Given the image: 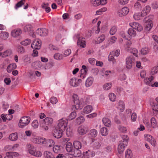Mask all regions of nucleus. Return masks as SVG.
Here are the masks:
<instances>
[{"label":"nucleus","instance_id":"f257e3e1","mask_svg":"<svg viewBox=\"0 0 158 158\" xmlns=\"http://www.w3.org/2000/svg\"><path fill=\"white\" fill-rule=\"evenodd\" d=\"M26 147L28 152L31 155L37 157H40L42 156V153L41 152L36 150L35 148L33 145L28 144Z\"/></svg>","mask_w":158,"mask_h":158},{"label":"nucleus","instance_id":"f03ea898","mask_svg":"<svg viewBox=\"0 0 158 158\" xmlns=\"http://www.w3.org/2000/svg\"><path fill=\"white\" fill-rule=\"evenodd\" d=\"M74 105H73V108H75L76 110H80L82 108V105L84 103L83 99H79L78 96L74 94L72 96Z\"/></svg>","mask_w":158,"mask_h":158},{"label":"nucleus","instance_id":"7ed1b4c3","mask_svg":"<svg viewBox=\"0 0 158 158\" xmlns=\"http://www.w3.org/2000/svg\"><path fill=\"white\" fill-rule=\"evenodd\" d=\"M31 120L30 118L29 117H23L19 120L18 124L20 128H23L27 125Z\"/></svg>","mask_w":158,"mask_h":158},{"label":"nucleus","instance_id":"20e7f679","mask_svg":"<svg viewBox=\"0 0 158 158\" xmlns=\"http://www.w3.org/2000/svg\"><path fill=\"white\" fill-rule=\"evenodd\" d=\"M67 120L66 118H62L58 121V126L59 129L64 131L67 126Z\"/></svg>","mask_w":158,"mask_h":158},{"label":"nucleus","instance_id":"39448f33","mask_svg":"<svg viewBox=\"0 0 158 158\" xmlns=\"http://www.w3.org/2000/svg\"><path fill=\"white\" fill-rule=\"evenodd\" d=\"M129 12V9L127 7H124L119 10L117 12V15L119 17H122L127 15Z\"/></svg>","mask_w":158,"mask_h":158},{"label":"nucleus","instance_id":"423d86ee","mask_svg":"<svg viewBox=\"0 0 158 158\" xmlns=\"http://www.w3.org/2000/svg\"><path fill=\"white\" fill-rule=\"evenodd\" d=\"M146 23V30L148 31H150L152 28L153 23L152 20L148 17H146L144 20Z\"/></svg>","mask_w":158,"mask_h":158},{"label":"nucleus","instance_id":"0eeeda50","mask_svg":"<svg viewBox=\"0 0 158 158\" xmlns=\"http://www.w3.org/2000/svg\"><path fill=\"white\" fill-rule=\"evenodd\" d=\"M144 138L146 140L148 141L153 146H155L156 144L155 139L151 135L145 134Z\"/></svg>","mask_w":158,"mask_h":158},{"label":"nucleus","instance_id":"6e6552de","mask_svg":"<svg viewBox=\"0 0 158 158\" xmlns=\"http://www.w3.org/2000/svg\"><path fill=\"white\" fill-rule=\"evenodd\" d=\"M41 46V42L40 40L37 39L34 40L31 45L33 48L36 49H40Z\"/></svg>","mask_w":158,"mask_h":158},{"label":"nucleus","instance_id":"1a4fd4ad","mask_svg":"<svg viewBox=\"0 0 158 158\" xmlns=\"http://www.w3.org/2000/svg\"><path fill=\"white\" fill-rule=\"evenodd\" d=\"M64 131L59 128V129H55L53 131V135L55 138L57 139L60 138L62 137Z\"/></svg>","mask_w":158,"mask_h":158},{"label":"nucleus","instance_id":"9d476101","mask_svg":"<svg viewBox=\"0 0 158 158\" xmlns=\"http://www.w3.org/2000/svg\"><path fill=\"white\" fill-rule=\"evenodd\" d=\"M129 25L133 29H135L139 31H141L143 29L142 26L138 23L133 22L130 23Z\"/></svg>","mask_w":158,"mask_h":158},{"label":"nucleus","instance_id":"9b49d317","mask_svg":"<svg viewBox=\"0 0 158 158\" xmlns=\"http://www.w3.org/2000/svg\"><path fill=\"white\" fill-rule=\"evenodd\" d=\"M95 156V152L91 150H88L83 153V158H90Z\"/></svg>","mask_w":158,"mask_h":158},{"label":"nucleus","instance_id":"f8f14e48","mask_svg":"<svg viewBox=\"0 0 158 158\" xmlns=\"http://www.w3.org/2000/svg\"><path fill=\"white\" fill-rule=\"evenodd\" d=\"M36 33L37 34L40 36H46L48 34V31L45 28H39L36 31Z\"/></svg>","mask_w":158,"mask_h":158},{"label":"nucleus","instance_id":"ddd939ff","mask_svg":"<svg viewBox=\"0 0 158 158\" xmlns=\"http://www.w3.org/2000/svg\"><path fill=\"white\" fill-rule=\"evenodd\" d=\"M55 142L52 139H47L44 138L43 144L47 148H50L54 145Z\"/></svg>","mask_w":158,"mask_h":158},{"label":"nucleus","instance_id":"4468645a","mask_svg":"<svg viewBox=\"0 0 158 158\" xmlns=\"http://www.w3.org/2000/svg\"><path fill=\"white\" fill-rule=\"evenodd\" d=\"M93 108L92 106L90 105H88L85 107L82 111H81V114L83 115L87 114L92 111Z\"/></svg>","mask_w":158,"mask_h":158},{"label":"nucleus","instance_id":"2eb2a0df","mask_svg":"<svg viewBox=\"0 0 158 158\" xmlns=\"http://www.w3.org/2000/svg\"><path fill=\"white\" fill-rule=\"evenodd\" d=\"M127 145V143H124L122 141H120L119 142L118 147V153H122L123 152L125 148Z\"/></svg>","mask_w":158,"mask_h":158},{"label":"nucleus","instance_id":"dca6fc26","mask_svg":"<svg viewBox=\"0 0 158 158\" xmlns=\"http://www.w3.org/2000/svg\"><path fill=\"white\" fill-rule=\"evenodd\" d=\"M134 59L131 56L128 57L126 59V67L128 69H130L132 65Z\"/></svg>","mask_w":158,"mask_h":158},{"label":"nucleus","instance_id":"f3484780","mask_svg":"<svg viewBox=\"0 0 158 158\" xmlns=\"http://www.w3.org/2000/svg\"><path fill=\"white\" fill-rule=\"evenodd\" d=\"M81 82V79L77 80L75 78H73L70 80V85L72 86L76 87L78 86L79 83Z\"/></svg>","mask_w":158,"mask_h":158},{"label":"nucleus","instance_id":"a211bd4d","mask_svg":"<svg viewBox=\"0 0 158 158\" xmlns=\"http://www.w3.org/2000/svg\"><path fill=\"white\" fill-rule=\"evenodd\" d=\"M77 44L81 47L85 48L86 46V42L85 38L82 37H79L78 40Z\"/></svg>","mask_w":158,"mask_h":158},{"label":"nucleus","instance_id":"6ab92c4d","mask_svg":"<svg viewBox=\"0 0 158 158\" xmlns=\"http://www.w3.org/2000/svg\"><path fill=\"white\" fill-rule=\"evenodd\" d=\"M87 131V128L83 125L79 126L77 129L78 133L80 135H83L86 134Z\"/></svg>","mask_w":158,"mask_h":158},{"label":"nucleus","instance_id":"aec40b11","mask_svg":"<svg viewBox=\"0 0 158 158\" xmlns=\"http://www.w3.org/2000/svg\"><path fill=\"white\" fill-rule=\"evenodd\" d=\"M22 31L19 28H17L12 31L11 33V35L14 37H17L19 35L22 33Z\"/></svg>","mask_w":158,"mask_h":158},{"label":"nucleus","instance_id":"412c9836","mask_svg":"<svg viewBox=\"0 0 158 158\" xmlns=\"http://www.w3.org/2000/svg\"><path fill=\"white\" fill-rule=\"evenodd\" d=\"M82 69L81 70V73L80 77L81 78L84 79L86 77L87 69L85 65H82Z\"/></svg>","mask_w":158,"mask_h":158},{"label":"nucleus","instance_id":"4be33fe9","mask_svg":"<svg viewBox=\"0 0 158 158\" xmlns=\"http://www.w3.org/2000/svg\"><path fill=\"white\" fill-rule=\"evenodd\" d=\"M128 37L131 38L136 35V33L135 30L132 28L128 29L127 31Z\"/></svg>","mask_w":158,"mask_h":158},{"label":"nucleus","instance_id":"5701e85b","mask_svg":"<svg viewBox=\"0 0 158 158\" xmlns=\"http://www.w3.org/2000/svg\"><path fill=\"white\" fill-rule=\"evenodd\" d=\"M44 138L40 137H37L32 139V142L38 144H43Z\"/></svg>","mask_w":158,"mask_h":158},{"label":"nucleus","instance_id":"b1692460","mask_svg":"<svg viewBox=\"0 0 158 158\" xmlns=\"http://www.w3.org/2000/svg\"><path fill=\"white\" fill-rule=\"evenodd\" d=\"M1 118L3 121L6 122L7 120H10L12 118V115L10 114H2L1 115Z\"/></svg>","mask_w":158,"mask_h":158},{"label":"nucleus","instance_id":"393cba45","mask_svg":"<svg viewBox=\"0 0 158 158\" xmlns=\"http://www.w3.org/2000/svg\"><path fill=\"white\" fill-rule=\"evenodd\" d=\"M53 122V119L52 118L47 117L43 120V122L44 124L48 126L51 125Z\"/></svg>","mask_w":158,"mask_h":158},{"label":"nucleus","instance_id":"a878e982","mask_svg":"<svg viewBox=\"0 0 158 158\" xmlns=\"http://www.w3.org/2000/svg\"><path fill=\"white\" fill-rule=\"evenodd\" d=\"M117 108L121 112H123L125 109V104L122 101H120L117 106Z\"/></svg>","mask_w":158,"mask_h":158},{"label":"nucleus","instance_id":"bb28decb","mask_svg":"<svg viewBox=\"0 0 158 158\" xmlns=\"http://www.w3.org/2000/svg\"><path fill=\"white\" fill-rule=\"evenodd\" d=\"M17 65L15 63H12L10 64L7 67L6 70L8 73L11 72L13 70L16 69Z\"/></svg>","mask_w":158,"mask_h":158},{"label":"nucleus","instance_id":"cd10ccee","mask_svg":"<svg viewBox=\"0 0 158 158\" xmlns=\"http://www.w3.org/2000/svg\"><path fill=\"white\" fill-rule=\"evenodd\" d=\"M151 7L149 6H147L143 8L141 12L144 16H145L149 13Z\"/></svg>","mask_w":158,"mask_h":158},{"label":"nucleus","instance_id":"c85d7f7f","mask_svg":"<svg viewBox=\"0 0 158 158\" xmlns=\"http://www.w3.org/2000/svg\"><path fill=\"white\" fill-rule=\"evenodd\" d=\"M18 139V135L17 133H14L10 134L9 136V139L11 141H15Z\"/></svg>","mask_w":158,"mask_h":158},{"label":"nucleus","instance_id":"c756f323","mask_svg":"<svg viewBox=\"0 0 158 158\" xmlns=\"http://www.w3.org/2000/svg\"><path fill=\"white\" fill-rule=\"evenodd\" d=\"M144 16L142 14V12L140 13H135L133 17L135 20H139L143 19L144 17Z\"/></svg>","mask_w":158,"mask_h":158},{"label":"nucleus","instance_id":"7c9ffc66","mask_svg":"<svg viewBox=\"0 0 158 158\" xmlns=\"http://www.w3.org/2000/svg\"><path fill=\"white\" fill-rule=\"evenodd\" d=\"M102 121L103 124L106 126L110 127L111 125V121L107 118H103L102 119Z\"/></svg>","mask_w":158,"mask_h":158},{"label":"nucleus","instance_id":"2f4dec72","mask_svg":"<svg viewBox=\"0 0 158 158\" xmlns=\"http://www.w3.org/2000/svg\"><path fill=\"white\" fill-rule=\"evenodd\" d=\"M94 81V78L92 77H89L86 80L85 85L86 87L91 86L93 84Z\"/></svg>","mask_w":158,"mask_h":158},{"label":"nucleus","instance_id":"473e14b6","mask_svg":"<svg viewBox=\"0 0 158 158\" xmlns=\"http://www.w3.org/2000/svg\"><path fill=\"white\" fill-rule=\"evenodd\" d=\"M12 53L11 51L7 50L3 52H0V56L2 57H6L10 56Z\"/></svg>","mask_w":158,"mask_h":158},{"label":"nucleus","instance_id":"72a5a7b5","mask_svg":"<svg viewBox=\"0 0 158 158\" xmlns=\"http://www.w3.org/2000/svg\"><path fill=\"white\" fill-rule=\"evenodd\" d=\"M65 145V149L67 152H71L73 149V146L72 143L68 142Z\"/></svg>","mask_w":158,"mask_h":158},{"label":"nucleus","instance_id":"f704fd0d","mask_svg":"<svg viewBox=\"0 0 158 158\" xmlns=\"http://www.w3.org/2000/svg\"><path fill=\"white\" fill-rule=\"evenodd\" d=\"M105 38V35L102 34L97 39V40L95 41V43L96 44H100L104 41Z\"/></svg>","mask_w":158,"mask_h":158},{"label":"nucleus","instance_id":"c9c22d12","mask_svg":"<svg viewBox=\"0 0 158 158\" xmlns=\"http://www.w3.org/2000/svg\"><path fill=\"white\" fill-rule=\"evenodd\" d=\"M133 157V153L131 150L129 149H127L125 152V158H132Z\"/></svg>","mask_w":158,"mask_h":158},{"label":"nucleus","instance_id":"e433bc0d","mask_svg":"<svg viewBox=\"0 0 158 158\" xmlns=\"http://www.w3.org/2000/svg\"><path fill=\"white\" fill-rule=\"evenodd\" d=\"M62 147L59 145H55L53 148V151L54 152L57 153L61 152Z\"/></svg>","mask_w":158,"mask_h":158},{"label":"nucleus","instance_id":"4c0bfd02","mask_svg":"<svg viewBox=\"0 0 158 158\" xmlns=\"http://www.w3.org/2000/svg\"><path fill=\"white\" fill-rule=\"evenodd\" d=\"M100 133L103 136H106L108 134V130L105 127L102 128L100 130Z\"/></svg>","mask_w":158,"mask_h":158},{"label":"nucleus","instance_id":"58836bf2","mask_svg":"<svg viewBox=\"0 0 158 158\" xmlns=\"http://www.w3.org/2000/svg\"><path fill=\"white\" fill-rule=\"evenodd\" d=\"M54 58L57 60H60L64 58V56L60 53H55L54 55Z\"/></svg>","mask_w":158,"mask_h":158},{"label":"nucleus","instance_id":"ea45409f","mask_svg":"<svg viewBox=\"0 0 158 158\" xmlns=\"http://www.w3.org/2000/svg\"><path fill=\"white\" fill-rule=\"evenodd\" d=\"M73 145L76 149H80L81 148V143L79 141H75L73 143Z\"/></svg>","mask_w":158,"mask_h":158},{"label":"nucleus","instance_id":"a19ab883","mask_svg":"<svg viewBox=\"0 0 158 158\" xmlns=\"http://www.w3.org/2000/svg\"><path fill=\"white\" fill-rule=\"evenodd\" d=\"M41 62L39 61H36L33 62L31 64V67L35 69H38L40 68V64Z\"/></svg>","mask_w":158,"mask_h":158},{"label":"nucleus","instance_id":"79ce46f5","mask_svg":"<svg viewBox=\"0 0 158 158\" xmlns=\"http://www.w3.org/2000/svg\"><path fill=\"white\" fill-rule=\"evenodd\" d=\"M1 38L4 40L7 39L9 36V34L6 31H2L0 34Z\"/></svg>","mask_w":158,"mask_h":158},{"label":"nucleus","instance_id":"37998d69","mask_svg":"<svg viewBox=\"0 0 158 158\" xmlns=\"http://www.w3.org/2000/svg\"><path fill=\"white\" fill-rule=\"evenodd\" d=\"M23 30L25 32H30L33 33V30H32V26L30 25H26L23 28Z\"/></svg>","mask_w":158,"mask_h":158},{"label":"nucleus","instance_id":"c03bdc74","mask_svg":"<svg viewBox=\"0 0 158 158\" xmlns=\"http://www.w3.org/2000/svg\"><path fill=\"white\" fill-rule=\"evenodd\" d=\"M80 149H76L74 150L73 155L75 157H79L81 155V152L79 150Z\"/></svg>","mask_w":158,"mask_h":158},{"label":"nucleus","instance_id":"a18cd8bd","mask_svg":"<svg viewBox=\"0 0 158 158\" xmlns=\"http://www.w3.org/2000/svg\"><path fill=\"white\" fill-rule=\"evenodd\" d=\"M151 127L153 128H156L157 126V123L156 118L152 117L151 119Z\"/></svg>","mask_w":158,"mask_h":158},{"label":"nucleus","instance_id":"49530a36","mask_svg":"<svg viewBox=\"0 0 158 158\" xmlns=\"http://www.w3.org/2000/svg\"><path fill=\"white\" fill-rule=\"evenodd\" d=\"M90 3L94 6H97L101 5V1L100 0H91Z\"/></svg>","mask_w":158,"mask_h":158},{"label":"nucleus","instance_id":"de8ad7c7","mask_svg":"<svg viewBox=\"0 0 158 158\" xmlns=\"http://www.w3.org/2000/svg\"><path fill=\"white\" fill-rule=\"evenodd\" d=\"M112 86V83L111 82H109L103 85V89L106 90H107L110 89Z\"/></svg>","mask_w":158,"mask_h":158},{"label":"nucleus","instance_id":"09e8293b","mask_svg":"<svg viewBox=\"0 0 158 158\" xmlns=\"http://www.w3.org/2000/svg\"><path fill=\"white\" fill-rule=\"evenodd\" d=\"M117 31V27L116 26H113L111 27L110 30V34L111 35L115 34Z\"/></svg>","mask_w":158,"mask_h":158},{"label":"nucleus","instance_id":"8fccbe9b","mask_svg":"<svg viewBox=\"0 0 158 158\" xmlns=\"http://www.w3.org/2000/svg\"><path fill=\"white\" fill-rule=\"evenodd\" d=\"M127 51L133 53L135 56L137 57L138 56V51L136 49L134 48H131L129 50Z\"/></svg>","mask_w":158,"mask_h":158},{"label":"nucleus","instance_id":"3c124183","mask_svg":"<svg viewBox=\"0 0 158 158\" xmlns=\"http://www.w3.org/2000/svg\"><path fill=\"white\" fill-rule=\"evenodd\" d=\"M44 157L46 158H52V153L49 151H45L44 153Z\"/></svg>","mask_w":158,"mask_h":158},{"label":"nucleus","instance_id":"603ef678","mask_svg":"<svg viewBox=\"0 0 158 158\" xmlns=\"http://www.w3.org/2000/svg\"><path fill=\"white\" fill-rule=\"evenodd\" d=\"M25 2V0H21L17 3L15 6V8L17 9L21 7L24 4Z\"/></svg>","mask_w":158,"mask_h":158},{"label":"nucleus","instance_id":"864d4df0","mask_svg":"<svg viewBox=\"0 0 158 158\" xmlns=\"http://www.w3.org/2000/svg\"><path fill=\"white\" fill-rule=\"evenodd\" d=\"M31 43V40L30 39H26L21 42V44L23 45L27 46L29 45Z\"/></svg>","mask_w":158,"mask_h":158},{"label":"nucleus","instance_id":"5fc2aeb1","mask_svg":"<svg viewBox=\"0 0 158 158\" xmlns=\"http://www.w3.org/2000/svg\"><path fill=\"white\" fill-rule=\"evenodd\" d=\"M110 100L112 102H114L116 99L115 95L113 93H110L108 95Z\"/></svg>","mask_w":158,"mask_h":158},{"label":"nucleus","instance_id":"6e6d98bb","mask_svg":"<svg viewBox=\"0 0 158 158\" xmlns=\"http://www.w3.org/2000/svg\"><path fill=\"white\" fill-rule=\"evenodd\" d=\"M153 78V77H151L150 78H146L144 80L145 83L147 85L149 86H151L152 83L151 82V81H152Z\"/></svg>","mask_w":158,"mask_h":158},{"label":"nucleus","instance_id":"4d7b16f0","mask_svg":"<svg viewBox=\"0 0 158 158\" xmlns=\"http://www.w3.org/2000/svg\"><path fill=\"white\" fill-rule=\"evenodd\" d=\"M118 128L119 131L122 133H126L127 131V128L123 126H119L118 127Z\"/></svg>","mask_w":158,"mask_h":158},{"label":"nucleus","instance_id":"13d9d810","mask_svg":"<svg viewBox=\"0 0 158 158\" xmlns=\"http://www.w3.org/2000/svg\"><path fill=\"white\" fill-rule=\"evenodd\" d=\"M107 10V8L106 7H103L102 8L96 11V15H101L102 13L106 11Z\"/></svg>","mask_w":158,"mask_h":158},{"label":"nucleus","instance_id":"bf43d9fd","mask_svg":"<svg viewBox=\"0 0 158 158\" xmlns=\"http://www.w3.org/2000/svg\"><path fill=\"white\" fill-rule=\"evenodd\" d=\"M158 72V66H156L151 69V74L153 75L156 74Z\"/></svg>","mask_w":158,"mask_h":158},{"label":"nucleus","instance_id":"052dcab7","mask_svg":"<svg viewBox=\"0 0 158 158\" xmlns=\"http://www.w3.org/2000/svg\"><path fill=\"white\" fill-rule=\"evenodd\" d=\"M122 138L123 140V141H122V142H123L124 143H126L127 144H128V142L129 141L128 137L127 135H124L122 136Z\"/></svg>","mask_w":158,"mask_h":158},{"label":"nucleus","instance_id":"680f3d73","mask_svg":"<svg viewBox=\"0 0 158 158\" xmlns=\"http://www.w3.org/2000/svg\"><path fill=\"white\" fill-rule=\"evenodd\" d=\"M149 50L148 48L145 47L142 48L140 52L141 54L143 55H146L149 52Z\"/></svg>","mask_w":158,"mask_h":158},{"label":"nucleus","instance_id":"e2e57ef3","mask_svg":"<svg viewBox=\"0 0 158 158\" xmlns=\"http://www.w3.org/2000/svg\"><path fill=\"white\" fill-rule=\"evenodd\" d=\"M90 134L92 137H95L97 135L98 132L96 129H93L90 130Z\"/></svg>","mask_w":158,"mask_h":158},{"label":"nucleus","instance_id":"0e129e2a","mask_svg":"<svg viewBox=\"0 0 158 158\" xmlns=\"http://www.w3.org/2000/svg\"><path fill=\"white\" fill-rule=\"evenodd\" d=\"M76 113L75 112H73L71 113L69 116L68 119L70 120H72L76 118Z\"/></svg>","mask_w":158,"mask_h":158},{"label":"nucleus","instance_id":"69168bd1","mask_svg":"<svg viewBox=\"0 0 158 158\" xmlns=\"http://www.w3.org/2000/svg\"><path fill=\"white\" fill-rule=\"evenodd\" d=\"M66 134L68 137H71L72 135L73 134L72 130L70 127L67 129Z\"/></svg>","mask_w":158,"mask_h":158},{"label":"nucleus","instance_id":"338daca9","mask_svg":"<svg viewBox=\"0 0 158 158\" xmlns=\"http://www.w3.org/2000/svg\"><path fill=\"white\" fill-rule=\"evenodd\" d=\"M50 102L52 104H55L58 102L57 98L55 97H52L50 99Z\"/></svg>","mask_w":158,"mask_h":158},{"label":"nucleus","instance_id":"774afa93","mask_svg":"<svg viewBox=\"0 0 158 158\" xmlns=\"http://www.w3.org/2000/svg\"><path fill=\"white\" fill-rule=\"evenodd\" d=\"M76 120L78 123L81 124L84 122L85 118L83 116H80L77 118Z\"/></svg>","mask_w":158,"mask_h":158}]
</instances>
